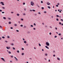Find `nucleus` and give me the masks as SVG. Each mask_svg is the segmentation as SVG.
<instances>
[{"label": "nucleus", "mask_w": 63, "mask_h": 63, "mask_svg": "<svg viewBox=\"0 0 63 63\" xmlns=\"http://www.w3.org/2000/svg\"><path fill=\"white\" fill-rule=\"evenodd\" d=\"M31 5L32 6H34V2L33 1H32L31 3Z\"/></svg>", "instance_id": "f257e3e1"}, {"label": "nucleus", "mask_w": 63, "mask_h": 63, "mask_svg": "<svg viewBox=\"0 0 63 63\" xmlns=\"http://www.w3.org/2000/svg\"><path fill=\"white\" fill-rule=\"evenodd\" d=\"M46 44L47 46H49V43L47 42L46 43Z\"/></svg>", "instance_id": "f03ea898"}, {"label": "nucleus", "mask_w": 63, "mask_h": 63, "mask_svg": "<svg viewBox=\"0 0 63 63\" xmlns=\"http://www.w3.org/2000/svg\"><path fill=\"white\" fill-rule=\"evenodd\" d=\"M0 3L2 4V5H5V4L4 3V2H0Z\"/></svg>", "instance_id": "7ed1b4c3"}, {"label": "nucleus", "mask_w": 63, "mask_h": 63, "mask_svg": "<svg viewBox=\"0 0 63 63\" xmlns=\"http://www.w3.org/2000/svg\"><path fill=\"white\" fill-rule=\"evenodd\" d=\"M1 59L2 60H3V61H4V62H6V61H5V59H4V58H1Z\"/></svg>", "instance_id": "20e7f679"}, {"label": "nucleus", "mask_w": 63, "mask_h": 63, "mask_svg": "<svg viewBox=\"0 0 63 63\" xmlns=\"http://www.w3.org/2000/svg\"><path fill=\"white\" fill-rule=\"evenodd\" d=\"M6 48L8 49H11V47H6Z\"/></svg>", "instance_id": "39448f33"}, {"label": "nucleus", "mask_w": 63, "mask_h": 63, "mask_svg": "<svg viewBox=\"0 0 63 63\" xmlns=\"http://www.w3.org/2000/svg\"><path fill=\"white\" fill-rule=\"evenodd\" d=\"M47 5H50V3L49 2H47Z\"/></svg>", "instance_id": "423d86ee"}, {"label": "nucleus", "mask_w": 63, "mask_h": 63, "mask_svg": "<svg viewBox=\"0 0 63 63\" xmlns=\"http://www.w3.org/2000/svg\"><path fill=\"white\" fill-rule=\"evenodd\" d=\"M14 58H15V59H16V61H18V59H17V58H16V57H15Z\"/></svg>", "instance_id": "0eeeda50"}, {"label": "nucleus", "mask_w": 63, "mask_h": 63, "mask_svg": "<svg viewBox=\"0 0 63 63\" xmlns=\"http://www.w3.org/2000/svg\"><path fill=\"white\" fill-rule=\"evenodd\" d=\"M45 47L47 48V49H49V48L47 46H45Z\"/></svg>", "instance_id": "6e6552de"}, {"label": "nucleus", "mask_w": 63, "mask_h": 63, "mask_svg": "<svg viewBox=\"0 0 63 63\" xmlns=\"http://www.w3.org/2000/svg\"><path fill=\"white\" fill-rule=\"evenodd\" d=\"M24 43H25V44H26L27 43V42H26V41H24Z\"/></svg>", "instance_id": "1a4fd4ad"}, {"label": "nucleus", "mask_w": 63, "mask_h": 63, "mask_svg": "<svg viewBox=\"0 0 63 63\" xmlns=\"http://www.w3.org/2000/svg\"><path fill=\"white\" fill-rule=\"evenodd\" d=\"M17 16H19V14H17Z\"/></svg>", "instance_id": "9d476101"}, {"label": "nucleus", "mask_w": 63, "mask_h": 63, "mask_svg": "<svg viewBox=\"0 0 63 63\" xmlns=\"http://www.w3.org/2000/svg\"><path fill=\"white\" fill-rule=\"evenodd\" d=\"M3 19H6V18L5 17H3Z\"/></svg>", "instance_id": "9b49d317"}, {"label": "nucleus", "mask_w": 63, "mask_h": 63, "mask_svg": "<svg viewBox=\"0 0 63 63\" xmlns=\"http://www.w3.org/2000/svg\"><path fill=\"white\" fill-rule=\"evenodd\" d=\"M11 46H14V44L13 43H12V44H11Z\"/></svg>", "instance_id": "f8f14e48"}, {"label": "nucleus", "mask_w": 63, "mask_h": 63, "mask_svg": "<svg viewBox=\"0 0 63 63\" xmlns=\"http://www.w3.org/2000/svg\"><path fill=\"white\" fill-rule=\"evenodd\" d=\"M17 53H19V50H17Z\"/></svg>", "instance_id": "ddd939ff"}, {"label": "nucleus", "mask_w": 63, "mask_h": 63, "mask_svg": "<svg viewBox=\"0 0 63 63\" xmlns=\"http://www.w3.org/2000/svg\"><path fill=\"white\" fill-rule=\"evenodd\" d=\"M14 25L15 26H17V25L16 24H15Z\"/></svg>", "instance_id": "4468645a"}, {"label": "nucleus", "mask_w": 63, "mask_h": 63, "mask_svg": "<svg viewBox=\"0 0 63 63\" xmlns=\"http://www.w3.org/2000/svg\"><path fill=\"white\" fill-rule=\"evenodd\" d=\"M57 59H58V60H60V58L58 57L57 58Z\"/></svg>", "instance_id": "2eb2a0df"}, {"label": "nucleus", "mask_w": 63, "mask_h": 63, "mask_svg": "<svg viewBox=\"0 0 63 63\" xmlns=\"http://www.w3.org/2000/svg\"><path fill=\"white\" fill-rule=\"evenodd\" d=\"M2 8L3 9H5V8L4 7H3Z\"/></svg>", "instance_id": "dca6fc26"}, {"label": "nucleus", "mask_w": 63, "mask_h": 63, "mask_svg": "<svg viewBox=\"0 0 63 63\" xmlns=\"http://www.w3.org/2000/svg\"><path fill=\"white\" fill-rule=\"evenodd\" d=\"M22 55H24V53H22Z\"/></svg>", "instance_id": "f3484780"}, {"label": "nucleus", "mask_w": 63, "mask_h": 63, "mask_svg": "<svg viewBox=\"0 0 63 63\" xmlns=\"http://www.w3.org/2000/svg\"><path fill=\"white\" fill-rule=\"evenodd\" d=\"M39 45L40 47H41V45L40 44V43H39Z\"/></svg>", "instance_id": "a211bd4d"}, {"label": "nucleus", "mask_w": 63, "mask_h": 63, "mask_svg": "<svg viewBox=\"0 0 63 63\" xmlns=\"http://www.w3.org/2000/svg\"><path fill=\"white\" fill-rule=\"evenodd\" d=\"M33 25H34V26H36V24L35 23H34L33 24Z\"/></svg>", "instance_id": "6ab92c4d"}, {"label": "nucleus", "mask_w": 63, "mask_h": 63, "mask_svg": "<svg viewBox=\"0 0 63 63\" xmlns=\"http://www.w3.org/2000/svg\"><path fill=\"white\" fill-rule=\"evenodd\" d=\"M9 53V54H11V52L10 51H9L8 52Z\"/></svg>", "instance_id": "aec40b11"}, {"label": "nucleus", "mask_w": 63, "mask_h": 63, "mask_svg": "<svg viewBox=\"0 0 63 63\" xmlns=\"http://www.w3.org/2000/svg\"><path fill=\"white\" fill-rule=\"evenodd\" d=\"M9 24H11V23H11V22H9Z\"/></svg>", "instance_id": "412c9836"}, {"label": "nucleus", "mask_w": 63, "mask_h": 63, "mask_svg": "<svg viewBox=\"0 0 63 63\" xmlns=\"http://www.w3.org/2000/svg\"><path fill=\"white\" fill-rule=\"evenodd\" d=\"M61 11H62V10H60V11H59L60 13H61Z\"/></svg>", "instance_id": "4be33fe9"}, {"label": "nucleus", "mask_w": 63, "mask_h": 63, "mask_svg": "<svg viewBox=\"0 0 63 63\" xmlns=\"http://www.w3.org/2000/svg\"><path fill=\"white\" fill-rule=\"evenodd\" d=\"M31 27H33V25H31Z\"/></svg>", "instance_id": "5701e85b"}, {"label": "nucleus", "mask_w": 63, "mask_h": 63, "mask_svg": "<svg viewBox=\"0 0 63 63\" xmlns=\"http://www.w3.org/2000/svg\"><path fill=\"white\" fill-rule=\"evenodd\" d=\"M41 9L42 10H44V7H42L41 8Z\"/></svg>", "instance_id": "b1692460"}, {"label": "nucleus", "mask_w": 63, "mask_h": 63, "mask_svg": "<svg viewBox=\"0 0 63 63\" xmlns=\"http://www.w3.org/2000/svg\"><path fill=\"white\" fill-rule=\"evenodd\" d=\"M0 29H1V28H3V27L1 26H0Z\"/></svg>", "instance_id": "393cba45"}, {"label": "nucleus", "mask_w": 63, "mask_h": 63, "mask_svg": "<svg viewBox=\"0 0 63 63\" xmlns=\"http://www.w3.org/2000/svg\"><path fill=\"white\" fill-rule=\"evenodd\" d=\"M61 33H59V36H61Z\"/></svg>", "instance_id": "a878e982"}, {"label": "nucleus", "mask_w": 63, "mask_h": 63, "mask_svg": "<svg viewBox=\"0 0 63 63\" xmlns=\"http://www.w3.org/2000/svg\"><path fill=\"white\" fill-rule=\"evenodd\" d=\"M24 28H26V27H27L26 26H24Z\"/></svg>", "instance_id": "bb28decb"}, {"label": "nucleus", "mask_w": 63, "mask_h": 63, "mask_svg": "<svg viewBox=\"0 0 63 63\" xmlns=\"http://www.w3.org/2000/svg\"><path fill=\"white\" fill-rule=\"evenodd\" d=\"M48 8L49 9H50V8H51L50 7V6H48Z\"/></svg>", "instance_id": "cd10ccee"}, {"label": "nucleus", "mask_w": 63, "mask_h": 63, "mask_svg": "<svg viewBox=\"0 0 63 63\" xmlns=\"http://www.w3.org/2000/svg\"><path fill=\"white\" fill-rule=\"evenodd\" d=\"M23 15H24V16H25L26 15V14H25V13H24L23 14Z\"/></svg>", "instance_id": "c85d7f7f"}, {"label": "nucleus", "mask_w": 63, "mask_h": 63, "mask_svg": "<svg viewBox=\"0 0 63 63\" xmlns=\"http://www.w3.org/2000/svg\"><path fill=\"white\" fill-rule=\"evenodd\" d=\"M20 26L21 27H23V25H21Z\"/></svg>", "instance_id": "c756f323"}, {"label": "nucleus", "mask_w": 63, "mask_h": 63, "mask_svg": "<svg viewBox=\"0 0 63 63\" xmlns=\"http://www.w3.org/2000/svg\"><path fill=\"white\" fill-rule=\"evenodd\" d=\"M16 31L17 32H19V30H16Z\"/></svg>", "instance_id": "7c9ffc66"}, {"label": "nucleus", "mask_w": 63, "mask_h": 63, "mask_svg": "<svg viewBox=\"0 0 63 63\" xmlns=\"http://www.w3.org/2000/svg\"><path fill=\"white\" fill-rule=\"evenodd\" d=\"M56 20H57V21H58L59 20V19H58V18H57L56 19Z\"/></svg>", "instance_id": "2f4dec72"}, {"label": "nucleus", "mask_w": 63, "mask_h": 63, "mask_svg": "<svg viewBox=\"0 0 63 63\" xmlns=\"http://www.w3.org/2000/svg\"><path fill=\"white\" fill-rule=\"evenodd\" d=\"M2 38H3V39H5V37L4 36H2Z\"/></svg>", "instance_id": "473e14b6"}, {"label": "nucleus", "mask_w": 63, "mask_h": 63, "mask_svg": "<svg viewBox=\"0 0 63 63\" xmlns=\"http://www.w3.org/2000/svg\"><path fill=\"white\" fill-rule=\"evenodd\" d=\"M13 49H14V50H15V49H16V48H15L14 47H13Z\"/></svg>", "instance_id": "72a5a7b5"}, {"label": "nucleus", "mask_w": 63, "mask_h": 63, "mask_svg": "<svg viewBox=\"0 0 63 63\" xmlns=\"http://www.w3.org/2000/svg\"><path fill=\"white\" fill-rule=\"evenodd\" d=\"M45 56H47V53L45 54Z\"/></svg>", "instance_id": "f704fd0d"}, {"label": "nucleus", "mask_w": 63, "mask_h": 63, "mask_svg": "<svg viewBox=\"0 0 63 63\" xmlns=\"http://www.w3.org/2000/svg\"><path fill=\"white\" fill-rule=\"evenodd\" d=\"M7 38H8V39H9V38H10V36H8Z\"/></svg>", "instance_id": "c9c22d12"}, {"label": "nucleus", "mask_w": 63, "mask_h": 63, "mask_svg": "<svg viewBox=\"0 0 63 63\" xmlns=\"http://www.w3.org/2000/svg\"><path fill=\"white\" fill-rule=\"evenodd\" d=\"M32 11L33 12H35V10H32Z\"/></svg>", "instance_id": "e433bc0d"}, {"label": "nucleus", "mask_w": 63, "mask_h": 63, "mask_svg": "<svg viewBox=\"0 0 63 63\" xmlns=\"http://www.w3.org/2000/svg\"><path fill=\"white\" fill-rule=\"evenodd\" d=\"M25 2H24L23 3V5H25Z\"/></svg>", "instance_id": "4c0bfd02"}, {"label": "nucleus", "mask_w": 63, "mask_h": 63, "mask_svg": "<svg viewBox=\"0 0 63 63\" xmlns=\"http://www.w3.org/2000/svg\"><path fill=\"white\" fill-rule=\"evenodd\" d=\"M56 16H57V17H59V15H57Z\"/></svg>", "instance_id": "58836bf2"}, {"label": "nucleus", "mask_w": 63, "mask_h": 63, "mask_svg": "<svg viewBox=\"0 0 63 63\" xmlns=\"http://www.w3.org/2000/svg\"><path fill=\"white\" fill-rule=\"evenodd\" d=\"M53 52L54 53H55V50L53 51Z\"/></svg>", "instance_id": "ea45409f"}, {"label": "nucleus", "mask_w": 63, "mask_h": 63, "mask_svg": "<svg viewBox=\"0 0 63 63\" xmlns=\"http://www.w3.org/2000/svg\"><path fill=\"white\" fill-rule=\"evenodd\" d=\"M21 20L22 21H23V18H22L21 19Z\"/></svg>", "instance_id": "a19ab883"}, {"label": "nucleus", "mask_w": 63, "mask_h": 63, "mask_svg": "<svg viewBox=\"0 0 63 63\" xmlns=\"http://www.w3.org/2000/svg\"><path fill=\"white\" fill-rule=\"evenodd\" d=\"M22 50H24V48H22Z\"/></svg>", "instance_id": "79ce46f5"}, {"label": "nucleus", "mask_w": 63, "mask_h": 63, "mask_svg": "<svg viewBox=\"0 0 63 63\" xmlns=\"http://www.w3.org/2000/svg\"><path fill=\"white\" fill-rule=\"evenodd\" d=\"M33 30H36V28H33Z\"/></svg>", "instance_id": "37998d69"}, {"label": "nucleus", "mask_w": 63, "mask_h": 63, "mask_svg": "<svg viewBox=\"0 0 63 63\" xmlns=\"http://www.w3.org/2000/svg\"><path fill=\"white\" fill-rule=\"evenodd\" d=\"M8 18L9 20H11V19L10 18Z\"/></svg>", "instance_id": "c03bdc74"}, {"label": "nucleus", "mask_w": 63, "mask_h": 63, "mask_svg": "<svg viewBox=\"0 0 63 63\" xmlns=\"http://www.w3.org/2000/svg\"><path fill=\"white\" fill-rule=\"evenodd\" d=\"M0 12H2V10H0Z\"/></svg>", "instance_id": "a18cd8bd"}, {"label": "nucleus", "mask_w": 63, "mask_h": 63, "mask_svg": "<svg viewBox=\"0 0 63 63\" xmlns=\"http://www.w3.org/2000/svg\"><path fill=\"white\" fill-rule=\"evenodd\" d=\"M10 28L11 29H13V27H11Z\"/></svg>", "instance_id": "49530a36"}, {"label": "nucleus", "mask_w": 63, "mask_h": 63, "mask_svg": "<svg viewBox=\"0 0 63 63\" xmlns=\"http://www.w3.org/2000/svg\"><path fill=\"white\" fill-rule=\"evenodd\" d=\"M34 15H35V16H37V14H34Z\"/></svg>", "instance_id": "de8ad7c7"}, {"label": "nucleus", "mask_w": 63, "mask_h": 63, "mask_svg": "<svg viewBox=\"0 0 63 63\" xmlns=\"http://www.w3.org/2000/svg\"><path fill=\"white\" fill-rule=\"evenodd\" d=\"M54 38H57V36H55Z\"/></svg>", "instance_id": "09e8293b"}, {"label": "nucleus", "mask_w": 63, "mask_h": 63, "mask_svg": "<svg viewBox=\"0 0 63 63\" xmlns=\"http://www.w3.org/2000/svg\"><path fill=\"white\" fill-rule=\"evenodd\" d=\"M2 14H4L5 13V12H2Z\"/></svg>", "instance_id": "8fccbe9b"}, {"label": "nucleus", "mask_w": 63, "mask_h": 63, "mask_svg": "<svg viewBox=\"0 0 63 63\" xmlns=\"http://www.w3.org/2000/svg\"><path fill=\"white\" fill-rule=\"evenodd\" d=\"M56 7H58V5H56Z\"/></svg>", "instance_id": "3c124183"}, {"label": "nucleus", "mask_w": 63, "mask_h": 63, "mask_svg": "<svg viewBox=\"0 0 63 63\" xmlns=\"http://www.w3.org/2000/svg\"><path fill=\"white\" fill-rule=\"evenodd\" d=\"M59 23L60 25H61V22H59Z\"/></svg>", "instance_id": "603ef678"}, {"label": "nucleus", "mask_w": 63, "mask_h": 63, "mask_svg": "<svg viewBox=\"0 0 63 63\" xmlns=\"http://www.w3.org/2000/svg\"><path fill=\"white\" fill-rule=\"evenodd\" d=\"M41 3H43V1H41Z\"/></svg>", "instance_id": "864d4df0"}, {"label": "nucleus", "mask_w": 63, "mask_h": 63, "mask_svg": "<svg viewBox=\"0 0 63 63\" xmlns=\"http://www.w3.org/2000/svg\"><path fill=\"white\" fill-rule=\"evenodd\" d=\"M53 56L54 57H55V55H53Z\"/></svg>", "instance_id": "5fc2aeb1"}, {"label": "nucleus", "mask_w": 63, "mask_h": 63, "mask_svg": "<svg viewBox=\"0 0 63 63\" xmlns=\"http://www.w3.org/2000/svg\"><path fill=\"white\" fill-rule=\"evenodd\" d=\"M30 12H32V10L31 9L30 10Z\"/></svg>", "instance_id": "6e6d98bb"}, {"label": "nucleus", "mask_w": 63, "mask_h": 63, "mask_svg": "<svg viewBox=\"0 0 63 63\" xmlns=\"http://www.w3.org/2000/svg\"><path fill=\"white\" fill-rule=\"evenodd\" d=\"M26 46H28V44H26Z\"/></svg>", "instance_id": "4d7b16f0"}, {"label": "nucleus", "mask_w": 63, "mask_h": 63, "mask_svg": "<svg viewBox=\"0 0 63 63\" xmlns=\"http://www.w3.org/2000/svg\"><path fill=\"white\" fill-rule=\"evenodd\" d=\"M44 13H47V12H46V11H45L44 12Z\"/></svg>", "instance_id": "13d9d810"}, {"label": "nucleus", "mask_w": 63, "mask_h": 63, "mask_svg": "<svg viewBox=\"0 0 63 63\" xmlns=\"http://www.w3.org/2000/svg\"><path fill=\"white\" fill-rule=\"evenodd\" d=\"M23 41H25V39H24V38H23Z\"/></svg>", "instance_id": "bf43d9fd"}, {"label": "nucleus", "mask_w": 63, "mask_h": 63, "mask_svg": "<svg viewBox=\"0 0 63 63\" xmlns=\"http://www.w3.org/2000/svg\"><path fill=\"white\" fill-rule=\"evenodd\" d=\"M55 29H56V30H57V28H55Z\"/></svg>", "instance_id": "052dcab7"}, {"label": "nucleus", "mask_w": 63, "mask_h": 63, "mask_svg": "<svg viewBox=\"0 0 63 63\" xmlns=\"http://www.w3.org/2000/svg\"><path fill=\"white\" fill-rule=\"evenodd\" d=\"M49 35H51V32H50L49 33Z\"/></svg>", "instance_id": "680f3d73"}, {"label": "nucleus", "mask_w": 63, "mask_h": 63, "mask_svg": "<svg viewBox=\"0 0 63 63\" xmlns=\"http://www.w3.org/2000/svg\"><path fill=\"white\" fill-rule=\"evenodd\" d=\"M38 14H39L40 15H41V13H40V12H39Z\"/></svg>", "instance_id": "e2e57ef3"}, {"label": "nucleus", "mask_w": 63, "mask_h": 63, "mask_svg": "<svg viewBox=\"0 0 63 63\" xmlns=\"http://www.w3.org/2000/svg\"><path fill=\"white\" fill-rule=\"evenodd\" d=\"M24 10H25V11H26V8H25L24 9Z\"/></svg>", "instance_id": "0e129e2a"}, {"label": "nucleus", "mask_w": 63, "mask_h": 63, "mask_svg": "<svg viewBox=\"0 0 63 63\" xmlns=\"http://www.w3.org/2000/svg\"><path fill=\"white\" fill-rule=\"evenodd\" d=\"M11 57H12V58H13V55L11 56Z\"/></svg>", "instance_id": "69168bd1"}, {"label": "nucleus", "mask_w": 63, "mask_h": 63, "mask_svg": "<svg viewBox=\"0 0 63 63\" xmlns=\"http://www.w3.org/2000/svg\"><path fill=\"white\" fill-rule=\"evenodd\" d=\"M27 33H30V32H28Z\"/></svg>", "instance_id": "338daca9"}, {"label": "nucleus", "mask_w": 63, "mask_h": 63, "mask_svg": "<svg viewBox=\"0 0 63 63\" xmlns=\"http://www.w3.org/2000/svg\"><path fill=\"white\" fill-rule=\"evenodd\" d=\"M51 17H52V18H53V16H52Z\"/></svg>", "instance_id": "774afa93"}]
</instances>
